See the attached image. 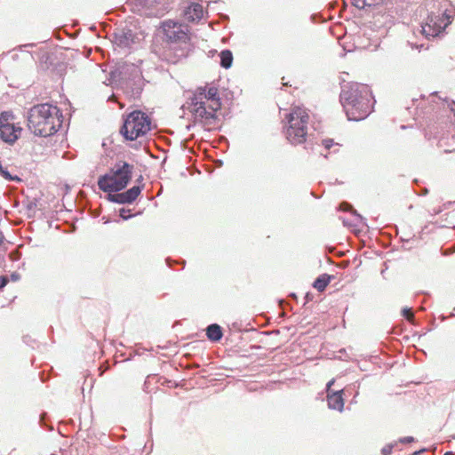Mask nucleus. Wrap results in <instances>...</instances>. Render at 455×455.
Masks as SVG:
<instances>
[{
	"label": "nucleus",
	"mask_w": 455,
	"mask_h": 455,
	"mask_svg": "<svg viewBox=\"0 0 455 455\" xmlns=\"http://www.w3.org/2000/svg\"><path fill=\"white\" fill-rule=\"evenodd\" d=\"M159 31L162 34L163 41L170 45H177L175 52L172 48L164 52L165 60L172 64L179 62L188 56V49L191 45L190 28L182 22L174 20H166L161 22Z\"/></svg>",
	"instance_id": "1"
},
{
	"label": "nucleus",
	"mask_w": 455,
	"mask_h": 455,
	"mask_svg": "<svg viewBox=\"0 0 455 455\" xmlns=\"http://www.w3.org/2000/svg\"><path fill=\"white\" fill-rule=\"evenodd\" d=\"M372 100L370 87L363 84H353L340 93V102L348 120L352 121L363 120L370 115Z\"/></svg>",
	"instance_id": "2"
},
{
	"label": "nucleus",
	"mask_w": 455,
	"mask_h": 455,
	"mask_svg": "<svg viewBox=\"0 0 455 455\" xmlns=\"http://www.w3.org/2000/svg\"><path fill=\"white\" fill-rule=\"evenodd\" d=\"M190 112L196 120L211 124L216 119L217 112L221 108L219 90L215 86L197 87L190 98Z\"/></svg>",
	"instance_id": "3"
},
{
	"label": "nucleus",
	"mask_w": 455,
	"mask_h": 455,
	"mask_svg": "<svg viewBox=\"0 0 455 455\" xmlns=\"http://www.w3.org/2000/svg\"><path fill=\"white\" fill-rule=\"evenodd\" d=\"M62 124L60 109L51 104H38L30 108L28 126L36 135L47 137L54 134Z\"/></svg>",
	"instance_id": "4"
},
{
	"label": "nucleus",
	"mask_w": 455,
	"mask_h": 455,
	"mask_svg": "<svg viewBox=\"0 0 455 455\" xmlns=\"http://www.w3.org/2000/svg\"><path fill=\"white\" fill-rule=\"evenodd\" d=\"M283 126L286 139L292 145L305 143L307 138L309 115L306 108L301 107L291 108L285 116Z\"/></svg>",
	"instance_id": "5"
},
{
	"label": "nucleus",
	"mask_w": 455,
	"mask_h": 455,
	"mask_svg": "<svg viewBox=\"0 0 455 455\" xmlns=\"http://www.w3.org/2000/svg\"><path fill=\"white\" fill-rule=\"evenodd\" d=\"M133 170L132 164L118 161L108 173L99 178V188L108 193L123 190L130 182Z\"/></svg>",
	"instance_id": "6"
},
{
	"label": "nucleus",
	"mask_w": 455,
	"mask_h": 455,
	"mask_svg": "<svg viewBox=\"0 0 455 455\" xmlns=\"http://www.w3.org/2000/svg\"><path fill=\"white\" fill-rule=\"evenodd\" d=\"M150 130L151 119L149 116L140 110H135L124 119L120 133L127 140H135L147 135Z\"/></svg>",
	"instance_id": "7"
},
{
	"label": "nucleus",
	"mask_w": 455,
	"mask_h": 455,
	"mask_svg": "<svg viewBox=\"0 0 455 455\" xmlns=\"http://www.w3.org/2000/svg\"><path fill=\"white\" fill-rule=\"evenodd\" d=\"M11 115L2 113L0 115V137L8 143L14 142L20 132V128H16L12 123L10 122Z\"/></svg>",
	"instance_id": "8"
},
{
	"label": "nucleus",
	"mask_w": 455,
	"mask_h": 455,
	"mask_svg": "<svg viewBox=\"0 0 455 455\" xmlns=\"http://www.w3.org/2000/svg\"><path fill=\"white\" fill-rule=\"evenodd\" d=\"M448 25V21L442 16L430 15L427 21L422 26V33L426 37H435L438 36Z\"/></svg>",
	"instance_id": "9"
},
{
	"label": "nucleus",
	"mask_w": 455,
	"mask_h": 455,
	"mask_svg": "<svg viewBox=\"0 0 455 455\" xmlns=\"http://www.w3.org/2000/svg\"><path fill=\"white\" fill-rule=\"evenodd\" d=\"M143 188H144V185L133 186L132 188H131L130 189H128L125 192L118 193V194H115V195L109 194L108 197H109V200L114 203L131 204L138 198V196L141 193V190L143 189Z\"/></svg>",
	"instance_id": "10"
},
{
	"label": "nucleus",
	"mask_w": 455,
	"mask_h": 455,
	"mask_svg": "<svg viewBox=\"0 0 455 455\" xmlns=\"http://www.w3.org/2000/svg\"><path fill=\"white\" fill-rule=\"evenodd\" d=\"M327 403L330 409L342 411L345 404L343 390L329 392L327 394Z\"/></svg>",
	"instance_id": "11"
},
{
	"label": "nucleus",
	"mask_w": 455,
	"mask_h": 455,
	"mask_svg": "<svg viewBox=\"0 0 455 455\" xmlns=\"http://www.w3.org/2000/svg\"><path fill=\"white\" fill-rule=\"evenodd\" d=\"M204 8L200 4L193 3L184 11L185 18L189 21L199 20L203 18Z\"/></svg>",
	"instance_id": "12"
},
{
	"label": "nucleus",
	"mask_w": 455,
	"mask_h": 455,
	"mask_svg": "<svg viewBox=\"0 0 455 455\" xmlns=\"http://www.w3.org/2000/svg\"><path fill=\"white\" fill-rule=\"evenodd\" d=\"M332 276L327 274L319 275L314 282L313 287L318 291H323L331 283Z\"/></svg>",
	"instance_id": "13"
},
{
	"label": "nucleus",
	"mask_w": 455,
	"mask_h": 455,
	"mask_svg": "<svg viewBox=\"0 0 455 455\" xmlns=\"http://www.w3.org/2000/svg\"><path fill=\"white\" fill-rule=\"evenodd\" d=\"M206 335L212 341H219L222 338V331L220 325L211 324L207 327Z\"/></svg>",
	"instance_id": "14"
},
{
	"label": "nucleus",
	"mask_w": 455,
	"mask_h": 455,
	"mask_svg": "<svg viewBox=\"0 0 455 455\" xmlns=\"http://www.w3.org/2000/svg\"><path fill=\"white\" fill-rule=\"evenodd\" d=\"M322 145L329 153H339L342 144L333 139L326 138L322 140Z\"/></svg>",
	"instance_id": "15"
},
{
	"label": "nucleus",
	"mask_w": 455,
	"mask_h": 455,
	"mask_svg": "<svg viewBox=\"0 0 455 455\" xmlns=\"http://www.w3.org/2000/svg\"><path fill=\"white\" fill-rule=\"evenodd\" d=\"M220 65L224 68H228L231 67L233 62V54L230 51L225 50L222 51L220 54Z\"/></svg>",
	"instance_id": "16"
},
{
	"label": "nucleus",
	"mask_w": 455,
	"mask_h": 455,
	"mask_svg": "<svg viewBox=\"0 0 455 455\" xmlns=\"http://www.w3.org/2000/svg\"><path fill=\"white\" fill-rule=\"evenodd\" d=\"M385 0H351L353 5L358 9H363L365 6L378 5Z\"/></svg>",
	"instance_id": "17"
},
{
	"label": "nucleus",
	"mask_w": 455,
	"mask_h": 455,
	"mask_svg": "<svg viewBox=\"0 0 455 455\" xmlns=\"http://www.w3.org/2000/svg\"><path fill=\"white\" fill-rule=\"evenodd\" d=\"M144 1H145L144 4L148 9L155 8L160 4V0H144Z\"/></svg>",
	"instance_id": "18"
},
{
	"label": "nucleus",
	"mask_w": 455,
	"mask_h": 455,
	"mask_svg": "<svg viewBox=\"0 0 455 455\" xmlns=\"http://www.w3.org/2000/svg\"><path fill=\"white\" fill-rule=\"evenodd\" d=\"M403 314L409 321L412 320L414 317V315L410 308H404L403 310Z\"/></svg>",
	"instance_id": "19"
},
{
	"label": "nucleus",
	"mask_w": 455,
	"mask_h": 455,
	"mask_svg": "<svg viewBox=\"0 0 455 455\" xmlns=\"http://www.w3.org/2000/svg\"><path fill=\"white\" fill-rule=\"evenodd\" d=\"M8 283V278L4 275L0 276V289L4 287Z\"/></svg>",
	"instance_id": "20"
},
{
	"label": "nucleus",
	"mask_w": 455,
	"mask_h": 455,
	"mask_svg": "<svg viewBox=\"0 0 455 455\" xmlns=\"http://www.w3.org/2000/svg\"><path fill=\"white\" fill-rule=\"evenodd\" d=\"M334 382H335V379H331V380L327 383V385H326V392H327V394H328L329 392H332V391H331V386L334 384Z\"/></svg>",
	"instance_id": "21"
},
{
	"label": "nucleus",
	"mask_w": 455,
	"mask_h": 455,
	"mask_svg": "<svg viewBox=\"0 0 455 455\" xmlns=\"http://www.w3.org/2000/svg\"><path fill=\"white\" fill-rule=\"evenodd\" d=\"M413 437L412 436H408V437H404L403 439L401 440L402 443H411L413 442Z\"/></svg>",
	"instance_id": "22"
},
{
	"label": "nucleus",
	"mask_w": 455,
	"mask_h": 455,
	"mask_svg": "<svg viewBox=\"0 0 455 455\" xmlns=\"http://www.w3.org/2000/svg\"><path fill=\"white\" fill-rule=\"evenodd\" d=\"M345 206L343 207V205H341L342 209L344 211H347L348 208H350L351 206H349L348 204H344Z\"/></svg>",
	"instance_id": "23"
},
{
	"label": "nucleus",
	"mask_w": 455,
	"mask_h": 455,
	"mask_svg": "<svg viewBox=\"0 0 455 455\" xmlns=\"http://www.w3.org/2000/svg\"><path fill=\"white\" fill-rule=\"evenodd\" d=\"M12 280H17V275H12Z\"/></svg>",
	"instance_id": "24"
},
{
	"label": "nucleus",
	"mask_w": 455,
	"mask_h": 455,
	"mask_svg": "<svg viewBox=\"0 0 455 455\" xmlns=\"http://www.w3.org/2000/svg\"><path fill=\"white\" fill-rule=\"evenodd\" d=\"M159 11H163V9L162 8H157L156 9V12H158Z\"/></svg>",
	"instance_id": "25"
},
{
	"label": "nucleus",
	"mask_w": 455,
	"mask_h": 455,
	"mask_svg": "<svg viewBox=\"0 0 455 455\" xmlns=\"http://www.w3.org/2000/svg\"><path fill=\"white\" fill-rule=\"evenodd\" d=\"M444 455H449L448 453L444 454Z\"/></svg>",
	"instance_id": "26"
}]
</instances>
